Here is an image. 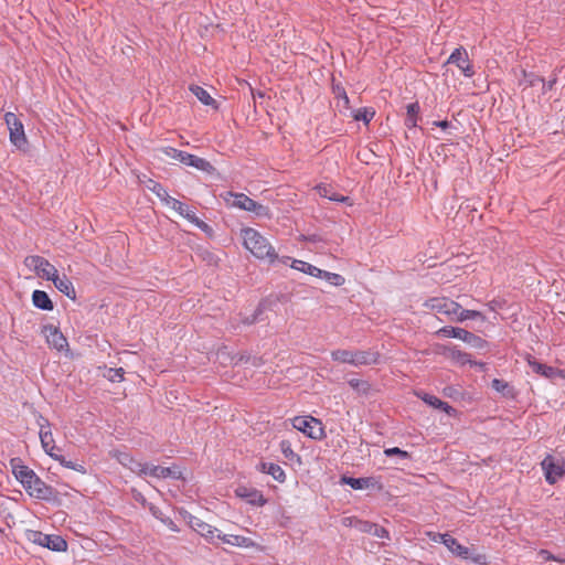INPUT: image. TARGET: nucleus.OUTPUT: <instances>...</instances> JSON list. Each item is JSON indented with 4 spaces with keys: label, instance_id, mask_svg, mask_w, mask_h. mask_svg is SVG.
Returning a JSON list of instances; mask_svg holds the SVG:
<instances>
[{
    "label": "nucleus",
    "instance_id": "nucleus-17",
    "mask_svg": "<svg viewBox=\"0 0 565 565\" xmlns=\"http://www.w3.org/2000/svg\"><path fill=\"white\" fill-rule=\"evenodd\" d=\"M140 476H150L153 478H168V477H179L180 473L174 470V468L170 467H161L156 465L142 463L141 470L139 471Z\"/></svg>",
    "mask_w": 565,
    "mask_h": 565
},
{
    "label": "nucleus",
    "instance_id": "nucleus-47",
    "mask_svg": "<svg viewBox=\"0 0 565 565\" xmlns=\"http://www.w3.org/2000/svg\"><path fill=\"white\" fill-rule=\"evenodd\" d=\"M349 384L351 387L359 390L360 386H365V383L361 382L360 380L353 379L349 381Z\"/></svg>",
    "mask_w": 565,
    "mask_h": 565
},
{
    "label": "nucleus",
    "instance_id": "nucleus-55",
    "mask_svg": "<svg viewBox=\"0 0 565 565\" xmlns=\"http://www.w3.org/2000/svg\"><path fill=\"white\" fill-rule=\"evenodd\" d=\"M497 305H498V302H497V301H492V302H490V305H489V306H490V309H491V310H495Z\"/></svg>",
    "mask_w": 565,
    "mask_h": 565
},
{
    "label": "nucleus",
    "instance_id": "nucleus-24",
    "mask_svg": "<svg viewBox=\"0 0 565 565\" xmlns=\"http://www.w3.org/2000/svg\"><path fill=\"white\" fill-rule=\"evenodd\" d=\"M238 497L247 499V501L254 505H264L266 500L263 494L256 490H248L247 488L239 487L236 489Z\"/></svg>",
    "mask_w": 565,
    "mask_h": 565
},
{
    "label": "nucleus",
    "instance_id": "nucleus-44",
    "mask_svg": "<svg viewBox=\"0 0 565 565\" xmlns=\"http://www.w3.org/2000/svg\"><path fill=\"white\" fill-rule=\"evenodd\" d=\"M452 358L457 359L460 363H470V360L468 358V354L462 353L460 351H452Z\"/></svg>",
    "mask_w": 565,
    "mask_h": 565
},
{
    "label": "nucleus",
    "instance_id": "nucleus-11",
    "mask_svg": "<svg viewBox=\"0 0 565 565\" xmlns=\"http://www.w3.org/2000/svg\"><path fill=\"white\" fill-rule=\"evenodd\" d=\"M28 494L39 500H49L53 494V490L44 481H42L36 473L28 483L22 486Z\"/></svg>",
    "mask_w": 565,
    "mask_h": 565
},
{
    "label": "nucleus",
    "instance_id": "nucleus-36",
    "mask_svg": "<svg viewBox=\"0 0 565 565\" xmlns=\"http://www.w3.org/2000/svg\"><path fill=\"white\" fill-rule=\"evenodd\" d=\"M331 356L334 361L341 362V363H348L353 364V351L351 350H334L331 352Z\"/></svg>",
    "mask_w": 565,
    "mask_h": 565
},
{
    "label": "nucleus",
    "instance_id": "nucleus-33",
    "mask_svg": "<svg viewBox=\"0 0 565 565\" xmlns=\"http://www.w3.org/2000/svg\"><path fill=\"white\" fill-rule=\"evenodd\" d=\"M317 277L326 280L327 282H329L330 285L335 286V287H340V286L344 285V282H345V279L343 276L335 274V273L322 270V269H320V274H317Z\"/></svg>",
    "mask_w": 565,
    "mask_h": 565
},
{
    "label": "nucleus",
    "instance_id": "nucleus-12",
    "mask_svg": "<svg viewBox=\"0 0 565 565\" xmlns=\"http://www.w3.org/2000/svg\"><path fill=\"white\" fill-rule=\"evenodd\" d=\"M42 333L46 340V343L51 348H53L60 352L67 351V348H68L67 340L57 327L52 326V324L44 326L42 329Z\"/></svg>",
    "mask_w": 565,
    "mask_h": 565
},
{
    "label": "nucleus",
    "instance_id": "nucleus-23",
    "mask_svg": "<svg viewBox=\"0 0 565 565\" xmlns=\"http://www.w3.org/2000/svg\"><path fill=\"white\" fill-rule=\"evenodd\" d=\"M354 362L352 365H371L379 362V353L373 351H353Z\"/></svg>",
    "mask_w": 565,
    "mask_h": 565
},
{
    "label": "nucleus",
    "instance_id": "nucleus-6",
    "mask_svg": "<svg viewBox=\"0 0 565 565\" xmlns=\"http://www.w3.org/2000/svg\"><path fill=\"white\" fill-rule=\"evenodd\" d=\"M292 427L312 439L323 437V427L320 420L311 416H297L292 419Z\"/></svg>",
    "mask_w": 565,
    "mask_h": 565
},
{
    "label": "nucleus",
    "instance_id": "nucleus-38",
    "mask_svg": "<svg viewBox=\"0 0 565 565\" xmlns=\"http://www.w3.org/2000/svg\"><path fill=\"white\" fill-rule=\"evenodd\" d=\"M157 196L164 203H168V199L172 196L169 195L168 191L159 183L150 181V185L148 186Z\"/></svg>",
    "mask_w": 565,
    "mask_h": 565
},
{
    "label": "nucleus",
    "instance_id": "nucleus-7",
    "mask_svg": "<svg viewBox=\"0 0 565 565\" xmlns=\"http://www.w3.org/2000/svg\"><path fill=\"white\" fill-rule=\"evenodd\" d=\"M28 539L31 542L54 552H64L67 550L66 541L60 535H50L39 531H31L28 534Z\"/></svg>",
    "mask_w": 565,
    "mask_h": 565
},
{
    "label": "nucleus",
    "instance_id": "nucleus-20",
    "mask_svg": "<svg viewBox=\"0 0 565 565\" xmlns=\"http://www.w3.org/2000/svg\"><path fill=\"white\" fill-rule=\"evenodd\" d=\"M50 280L54 284L56 289L63 295H65L67 298L72 300L76 298L75 288L67 276H60L58 271H56L53 278H51Z\"/></svg>",
    "mask_w": 565,
    "mask_h": 565
},
{
    "label": "nucleus",
    "instance_id": "nucleus-34",
    "mask_svg": "<svg viewBox=\"0 0 565 565\" xmlns=\"http://www.w3.org/2000/svg\"><path fill=\"white\" fill-rule=\"evenodd\" d=\"M529 364L533 372L541 374L547 379L553 377L557 373V371L555 369L547 366L545 364H542L534 360H530Z\"/></svg>",
    "mask_w": 565,
    "mask_h": 565
},
{
    "label": "nucleus",
    "instance_id": "nucleus-45",
    "mask_svg": "<svg viewBox=\"0 0 565 565\" xmlns=\"http://www.w3.org/2000/svg\"><path fill=\"white\" fill-rule=\"evenodd\" d=\"M189 156H190V153L180 150L179 153H177V158L174 160L186 166Z\"/></svg>",
    "mask_w": 565,
    "mask_h": 565
},
{
    "label": "nucleus",
    "instance_id": "nucleus-8",
    "mask_svg": "<svg viewBox=\"0 0 565 565\" xmlns=\"http://www.w3.org/2000/svg\"><path fill=\"white\" fill-rule=\"evenodd\" d=\"M24 265L33 270L39 277L50 280L57 269L47 259L38 255L25 257Z\"/></svg>",
    "mask_w": 565,
    "mask_h": 565
},
{
    "label": "nucleus",
    "instance_id": "nucleus-9",
    "mask_svg": "<svg viewBox=\"0 0 565 565\" xmlns=\"http://www.w3.org/2000/svg\"><path fill=\"white\" fill-rule=\"evenodd\" d=\"M545 479L548 483H556L565 473L564 461L557 457L548 455L541 462Z\"/></svg>",
    "mask_w": 565,
    "mask_h": 565
},
{
    "label": "nucleus",
    "instance_id": "nucleus-1",
    "mask_svg": "<svg viewBox=\"0 0 565 565\" xmlns=\"http://www.w3.org/2000/svg\"><path fill=\"white\" fill-rule=\"evenodd\" d=\"M38 425L41 446L45 454L49 455L52 459L58 461L63 467L85 475L86 468L83 465L67 460L65 457L57 454L58 449L55 445L51 424L49 423V420L43 416H39Z\"/></svg>",
    "mask_w": 565,
    "mask_h": 565
},
{
    "label": "nucleus",
    "instance_id": "nucleus-19",
    "mask_svg": "<svg viewBox=\"0 0 565 565\" xmlns=\"http://www.w3.org/2000/svg\"><path fill=\"white\" fill-rule=\"evenodd\" d=\"M10 466H11L13 476L22 486L28 483L29 480L32 479L33 476L35 475V472L32 469H30L28 466L23 465L19 458L11 459Z\"/></svg>",
    "mask_w": 565,
    "mask_h": 565
},
{
    "label": "nucleus",
    "instance_id": "nucleus-54",
    "mask_svg": "<svg viewBox=\"0 0 565 565\" xmlns=\"http://www.w3.org/2000/svg\"><path fill=\"white\" fill-rule=\"evenodd\" d=\"M151 510H152V514H153L157 519H159V520H161V519H162L158 510H154V509H151Z\"/></svg>",
    "mask_w": 565,
    "mask_h": 565
},
{
    "label": "nucleus",
    "instance_id": "nucleus-4",
    "mask_svg": "<svg viewBox=\"0 0 565 565\" xmlns=\"http://www.w3.org/2000/svg\"><path fill=\"white\" fill-rule=\"evenodd\" d=\"M436 333L446 338L459 339L475 349H483L486 347L483 339L461 328L444 327Z\"/></svg>",
    "mask_w": 565,
    "mask_h": 565
},
{
    "label": "nucleus",
    "instance_id": "nucleus-37",
    "mask_svg": "<svg viewBox=\"0 0 565 565\" xmlns=\"http://www.w3.org/2000/svg\"><path fill=\"white\" fill-rule=\"evenodd\" d=\"M214 355L215 362H218L223 366L234 363V356L231 355L226 348L220 349Z\"/></svg>",
    "mask_w": 565,
    "mask_h": 565
},
{
    "label": "nucleus",
    "instance_id": "nucleus-53",
    "mask_svg": "<svg viewBox=\"0 0 565 565\" xmlns=\"http://www.w3.org/2000/svg\"><path fill=\"white\" fill-rule=\"evenodd\" d=\"M539 555L543 558V559H550L551 558V555L547 551H541L539 553Z\"/></svg>",
    "mask_w": 565,
    "mask_h": 565
},
{
    "label": "nucleus",
    "instance_id": "nucleus-43",
    "mask_svg": "<svg viewBox=\"0 0 565 565\" xmlns=\"http://www.w3.org/2000/svg\"><path fill=\"white\" fill-rule=\"evenodd\" d=\"M280 448H281V451L284 454V456L288 459H294L296 457V454L295 451L291 449V446L289 443L287 441H282L280 444Z\"/></svg>",
    "mask_w": 565,
    "mask_h": 565
},
{
    "label": "nucleus",
    "instance_id": "nucleus-57",
    "mask_svg": "<svg viewBox=\"0 0 565 565\" xmlns=\"http://www.w3.org/2000/svg\"><path fill=\"white\" fill-rule=\"evenodd\" d=\"M255 321V318L253 320L246 321L247 323H253Z\"/></svg>",
    "mask_w": 565,
    "mask_h": 565
},
{
    "label": "nucleus",
    "instance_id": "nucleus-30",
    "mask_svg": "<svg viewBox=\"0 0 565 565\" xmlns=\"http://www.w3.org/2000/svg\"><path fill=\"white\" fill-rule=\"evenodd\" d=\"M316 191L318 194L322 198H327L330 201L335 202H345L348 200L347 196H343L341 194H338L333 191V189L328 184H319L316 186Z\"/></svg>",
    "mask_w": 565,
    "mask_h": 565
},
{
    "label": "nucleus",
    "instance_id": "nucleus-2",
    "mask_svg": "<svg viewBox=\"0 0 565 565\" xmlns=\"http://www.w3.org/2000/svg\"><path fill=\"white\" fill-rule=\"evenodd\" d=\"M244 247L249 250L256 258L266 259L274 263L278 256L269 241L258 231L246 227L241 231Z\"/></svg>",
    "mask_w": 565,
    "mask_h": 565
},
{
    "label": "nucleus",
    "instance_id": "nucleus-16",
    "mask_svg": "<svg viewBox=\"0 0 565 565\" xmlns=\"http://www.w3.org/2000/svg\"><path fill=\"white\" fill-rule=\"evenodd\" d=\"M166 205L173 209L174 211H177L181 216L185 217L186 220H189L191 223L195 224L196 226H199L201 228L206 227V224L204 222L200 221L196 217L195 213L192 210H190L185 204L180 202L179 200H177L174 198L168 199V203Z\"/></svg>",
    "mask_w": 565,
    "mask_h": 565
},
{
    "label": "nucleus",
    "instance_id": "nucleus-49",
    "mask_svg": "<svg viewBox=\"0 0 565 565\" xmlns=\"http://www.w3.org/2000/svg\"><path fill=\"white\" fill-rule=\"evenodd\" d=\"M359 525H360V530L363 531V532H369L372 534V531L373 529H370L367 525H372L371 523H367V522H359Z\"/></svg>",
    "mask_w": 565,
    "mask_h": 565
},
{
    "label": "nucleus",
    "instance_id": "nucleus-10",
    "mask_svg": "<svg viewBox=\"0 0 565 565\" xmlns=\"http://www.w3.org/2000/svg\"><path fill=\"white\" fill-rule=\"evenodd\" d=\"M4 121L10 132V141L18 148L23 147L26 143V137L20 119L15 116V114L7 113L4 115Z\"/></svg>",
    "mask_w": 565,
    "mask_h": 565
},
{
    "label": "nucleus",
    "instance_id": "nucleus-14",
    "mask_svg": "<svg viewBox=\"0 0 565 565\" xmlns=\"http://www.w3.org/2000/svg\"><path fill=\"white\" fill-rule=\"evenodd\" d=\"M447 63L455 64L467 77H471L475 74L472 65L468 58V53L462 47L456 49L448 57Z\"/></svg>",
    "mask_w": 565,
    "mask_h": 565
},
{
    "label": "nucleus",
    "instance_id": "nucleus-31",
    "mask_svg": "<svg viewBox=\"0 0 565 565\" xmlns=\"http://www.w3.org/2000/svg\"><path fill=\"white\" fill-rule=\"evenodd\" d=\"M190 90L193 95L204 105L216 107L215 99L205 90L203 87L198 85L190 86Z\"/></svg>",
    "mask_w": 565,
    "mask_h": 565
},
{
    "label": "nucleus",
    "instance_id": "nucleus-5",
    "mask_svg": "<svg viewBox=\"0 0 565 565\" xmlns=\"http://www.w3.org/2000/svg\"><path fill=\"white\" fill-rule=\"evenodd\" d=\"M424 306L437 315L446 316L451 321H455L459 310V303L446 297L430 298L425 301Z\"/></svg>",
    "mask_w": 565,
    "mask_h": 565
},
{
    "label": "nucleus",
    "instance_id": "nucleus-29",
    "mask_svg": "<svg viewBox=\"0 0 565 565\" xmlns=\"http://www.w3.org/2000/svg\"><path fill=\"white\" fill-rule=\"evenodd\" d=\"M188 167H193L200 171L206 172V173H213L214 167L205 159L196 157L194 154L189 156L188 158Z\"/></svg>",
    "mask_w": 565,
    "mask_h": 565
},
{
    "label": "nucleus",
    "instance_id": "nucleus-52",
    "mask_svg": "<svg viewBox=\"0 0 565 565\" xmlns=\"http://www.w3.org/2000/svg\"><path fill=\"white\" fill-rule=\"evenodd\" d=\"M435 125L443 129H446L449 126V122L446 120H443V121H436Z\"/></svg>",
    "mask_w": 565,
    "mask_h": 565
},
{
    "label": "nucleus",
    "instance_id": "nucleus-22",
    "mask_svg": "<svg viewBox=\"0 0 565 565\" xmlns=\"http://www.w3.org/2000/svg\"><path fill=\"white\" fill-rule=\"evenodd\" d=\"M291 260V268L296 269V270H299L301 273H305V274H308L310 276H315L317 277V274H320V268L309 264V263H306L303 260H299V259H291L290 257H282L281 258V263L284 264H288V262Z\"/></svg>",
    "mask_w": 565,
    "mask_h": 565
},
{
    "label": "nucleus",
    "instance_id": "nucleus-42",
    "mask_svg": "<svg viewBox=\"0 0 565 565\" xmlns=\"http://www.w3.org/2000/svg\"><path fill=\"white\" fill-rule=\"evenodd\" d=\"M370 529H373L372 531V534L374 536H377L380 539H388V532L384 529V527H381L376 524L374 525H367Z\"/></svg>",
    "mask_w": 565,
    "mask_h": 565
},
{
    "label": "nucleus",
    "instance_id": "nucleus-32",
    "mask_svg": "<svg viewBox=\"0 0 565 565\" xmlns=\"http://www.w3.org/2000/svg\"><path fill=\"white\" fill-rule=\"evenodd\" d=\"M469 319H479L481 321H484V316L480 311L462 309L461 306L459 305V310L457 317H455V321L463 322Z\"/></svg>",
    "mask_w": 565,
    "mask_h": 565
},
{
    "label": "nucleus",
    "instance_id": "nucleus-28",
    "mask_svg": "<svg viewBox=\"0 0 565 565\" xmlns=\"http://www.w3.org/2000/svg\"><path fill=\"white\" fill-rule=\"evenodd\" d=\"M422 399L434 408L443 409L448 415H452L456 411L447 403L443 402L438 397L429 394L419 395Z\"/></svg>",
    "mask_w": 565,
    "mask_h": 565
},
{
    "label": "nucleus",
    "instance_id": "nucleus-51",
    "mask_svg": "<svg viewBox=\"0 0 565 565\" xmlns=\"http://www.w3.org/2000/svg\"><path fill=\"white\" fill-rule=\"evenodd\" d=\"M338 97L341 98L345 105L349 103V98L344 90H339Z\"/></svg>",
    "mask_w": 565,
    "mask_h": 565
},
{
    "label": "nucleus",
    "instance_id": "nucleus-41",
    "mask_svg": "<svg viewBox=\"0 0 565 565\" xmlns=\"http://www.w3.org/2000/svg\"><path fill=\"white\" fill-rule=\"evenodd\" d=\"M384 454L387 456V457H392V456H399L402 458H408V452L405 451V450H402L401 448L398 447H393V448H386L384 450Z\"/></svg>",
    "mask_w": 565,
    "mask_h": 565
},
{
    "label": "nucleus",
    "instance_id": "nucleus-15",
    "mask_svg": "<svg viewBox=\"0 0 565 565\" xmlns=\"http://www.w3.org/2000/svg\"><path fill=\"white\" fill-rule=\"evenodd\" d=\"M191 527L212 544H217L221 540V531L200 519H193L191 521Z\"/></svg>",
    "mask_w": 565,
    "mask_h": 565
},
{
    "label": "nucleus",
    "instance_id": "nucleus-25",
    "mask_svg": "<svg viewBox=\"0 0 565 565\" xmlns=\"http://www.w3.org/2000/svg\"><path fill=\"white\" fill-rule=\"evenodd\" d=\"M341 482L343 484L350 486L354 490L367 489L374 486L373 478H352V477H342Z\"/></svg>",
    "mask_w": 565,
    "mask_h": 565
},
{
    "label": "nucleus",
    "instance_id": "nucleus-50",
    "mask_svg": "<svg viewBox=\"0 0 565 565\" xmlns=\"http://www.w3.org/2000/svg\"><path fill=\"white\" fill-rule=\"evenodd\" d=\"M492 386H493V388H495L497 391H501V390L503 388V386H504V385L502 384V382H501V381H499V380H493V381H492Z\"/></svg>",
    "mask_w": 565,
    "mask_h": 565
},
{
    "label": "nucleus",
    "instance_id": "nucleus-13",
    "mask_svg": "<svg viewBox=\"0 0 565 565\" xmlns=\"http://www.w3.org/2000/svg\"><path fill=\"white\" fill-rule=\"evenodd\" d=\"M433 540H439L454 555L462 559L471 558L470 548L461 545L456 539H454L449 534H437Z\"/></svg>",
    "mask_w": 565,
    "mask_h": 565
},
{
    "label": "nucleus",
    "instance_id": "nucleus-48",
    "mask_svg": "<svg viewBox=\"0 0 565 565\" xmlns=\"http://www.w3.org/2000/svg\"><path fill=\"white\" fill-rule=\"evenodd\" d=\"M161 521H162L164 524H167V525L169 526V529H170V530H172V531H178L177 525L174 524V522H173L171 519H169V518H167V519H161Z\"/></svg>",
    "mask_w": 565,
    "mask_h": 565
},
{
    "label": "nucleus",
    "instance_id": "nucleus-56",
    "mask_svg": "<svg viewBox=\"0 0 565 565\" xmlns=\"http://www.w3.org/2000/svg\"><path fill=\"white\" fill-rule=\"evenodd\" d=\"M557 373L565 379V371H557Z\"/></svg>",
    "mask_w": 565,
    "mask_h": 565
},
{
    "label": "nucleus",
    "instance_id": "nucleus-21",
    "mask_svg": "<svg viewBox=\"0 0 565 565\" xmlns=\"http://www.w3.org/2000/svg\"><path fill=\"white\" fill-rule=\"evenodd\" d=\"M113 457L117 459V461L122 465L124 467L128 468L135 473L139 475V471L141 470L142 462L136 460L130 456V454L125 451H114Z\"/></svg>",
    "mask_w": 565,
    "mask_h": 565
},
{
    "label": "nucleus",
    "instance_id": "nucleus-40",
    "mask_svg": "<svg viewBox=\"0 0 565 565\" xmlns=\"http://www.w3.org/2000/svg\"><path fill=\"white\" fill-rule=\"evenodd\" d=\"M374 115H375V113L372 109L363 108V109H359L354 114V119L362 120L365 124H367L374 117Z\"/></svg>",
    "mask_w": 565,
    "mask_h": 565
},
{
    "label": "nucleus",
    "instance_id": "nucleus-3",
    "mask_svg": "<svg viewBox=\"0 0 565 565\" xmlns=\"http://www.w3.org/2000/svg\"><path fill=\"white\" fill-rule=\"evenodd\" d=\"M224 201L226 202V204L230 207L248 211L259 217H269L270 216V212L267 206H264V205L255 202L254 200H252L249 196H247L244 193L227 192L224 195Z\"/></svg>",
    "mask_w": 565,
    "mask_h": 565
},
{
    "label": "nucleus",
    "instance_id": "nucleus-27",
    "mask_svg": "<svg viewBox=\"0 0 565 565\" xmlns=\"http://www.w3.org/2000/svg\"><path fill=\"white\" fill-rule=\"evenodd\" d=\"M260 471L270 475L275 480L284 482L286 475L282 468L273 462H262L259 465Z\"/></svg>",
    "mask_w": 565,
    "mask_h": 565
},
{
    "label": "nucleus",
    "instance_id": "nucleus-18",
    "mask_svg": "<svg viewBox=\"0 0 565 565\" xmlns=\"http://www.w3.org/2000/svg\"><path fill=\"white\" fill-rule=\"evenodd\" d=\"M220 541L231 546L260 550V546L254 540L244 535L222 534Z\"/></svg>",
    "mask_w": 565,
    "mask_h": 565
},
{
    "label": "nucleus",
    "instance_id": "nucleus-35",
    "mask_svg": "<svg viewBox=\"0 0 565 565\" xmlns=\"http://www.w3.org/2000/svg\"><path fill=\"white\" fill-rule=\"evenodd\" d=\"M418 113L419 105L417 103H413L407 106V117L405 119L407 127L413 128L417 126Z\"/></svg>",
    "mask_w": 565,
    "mask_h": 565
},
{
    "label": "nucleus",
    "instance_id": "nucleus-46",
    "mask_svg": "<svg viewBox=\"0 0 565 565\" xmlns=\"http://www.w3.org/2000/svg\"><path fill=\"white\" fill-rule=\"evenodd\" d=\"M180 150L178 149H174V148H166L164 149V153L167 157L171 158V159H175L177 158V153H179Z\"/></svg>",
    "mask_w": 565,
    "mask_h": 565
},
{
    "label": "nucleus",
    "instance_id": "nucleus-26",
    "mask_svg": "<svg viewBox=\"0 0 565 565\" xmlns=\"http://www.w3.org/2000/svg\"><path fill=\"white\" fill-rule=\"evenodd\" d=\"M32 302H33L34 307L42 309V310H52L53 309V302L51 301L47 294L42 290L33 291Z\"/></svg>",
    "mask_w": 565,
    "mask_h": 565
},
{
    "label": "nucleus",
    "instance_id": "nucleus-39",
    "mask_svg": "<svg viewBox=\"0 0 565 565\" xmlns=\"http://www.w3.org/2000/svg\"><path fill=\"white\" fill-rule=\"evenodd\" d=\"M125 371L122 367L107 369L104 373V377L110 382H120L124 380Z\"/></svg>",
    "mask_w": 565,
    "mask_h": 565
}]
</instances>
